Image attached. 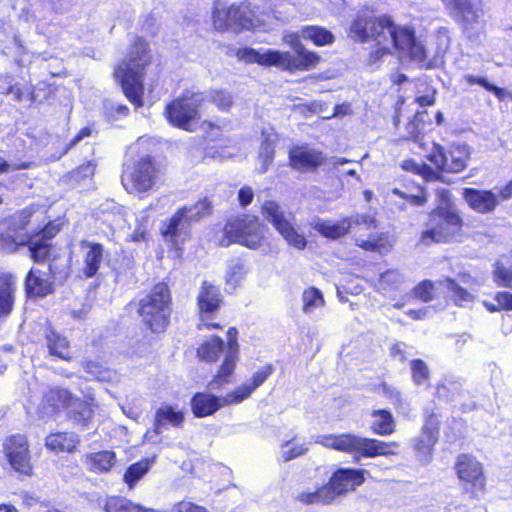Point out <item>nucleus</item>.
I'll use <instances>...</instances> for the list:
<instances>
[{
  "mask_svg": "<svg viewBox=\"0 0 512 512\" xmlns=\"http://www.w3.org/2000/svg\"><path fill=\"white\" fill-rule=\"evenodd\" d=\"M153 62L149 42L143 36H135L124 58L113 69L112 76L120 86L124 96L136 108L144 105L145 76Z\"/></svg>",
  "mask_w": 512,
  "mask_h": 512,
  "instance_id": "nucleus-1",
  "label": "nucleus"
},
{
  "mask_svg": "<svg viewBox=\"0 0 512 512\" xmlns=\"http://www.w3.org/2000/svg\"><path fill=\"white\" fill-rule=\"evenodd\" d=\"M292 46L295 54L274 49H267L264 53H260L254 48L242 47L235 51V57L246 64L273 66L290 73L312 70L321 62L320 55L308 50L300 41H296Z\"/></svg>",
  "mask_w": 512,
  "mask_h": 512,
  "instance_id": "nucleus-2",
  "label": "nucleus"
},
{
  "mask_svg": "<svg viewBox=\"0 0 512 512\" xmlns=\"http://www.w3.org/2000/svg\"><path fill=\"white\" fill-rule=\"evenodd\" d=\"M136 313L143 330L155 337L165 334L173 314V297L165 281L156 282L136 303Z\"/></svg>",
  "mask_w": 512,
  "mask_h": 512,
  "instance_id": "nucleus-3",
  "label": "nucleus"
},
{
  "mask_svg": "<svg viewBox=\"0 0 512 512\" xmlns=\"http://www.w3.org/2000/svg\"><path fill=\"white\" fill-rule=\"evenodd\" d=\"M317 443L327 449L354 455L356 458L390 457L400 454V443L397 441H384L352 433L322 435Z\"/></svg>",
  "mask_w": 512,
  "mask_h": 512,
  "instance_id": "nucleus-4",
  "label": "nucleus"
},
{
  "mask_svg": "<svg viewBox=\"0 0 512 512\" xmlns=\"http://www.w3.org/2000/svg\"><path fill=\"white\" fill-rule=\"evenodd\" d=\"M213 213V205L208 197H202L190 205L177 208L160 225V234L165 242L181 249L192 236V225Z\"/></svg>",
  "mask_w": 512,
  "mask_h": 512,
  "instance_id": "nucleus-5",
  "label": "nucleus"
},
{
  "mask_svg": "<svg viewBox=\"0 0 512 512\" xmlns=\"http://www.w3.org/2000/svg\"><path fill=\"white\" fill-rule=\"evenodd\" d=\"M464 226L465 222L456 210L436 206L428 213L426 227L419 235V243L430 246L457 241L463 236Z\"/></svg>",
  "mask_w": 512,
  "mask_h": 512,
  "instance_id": "nucleus-6",
  "label": "nucleus"
},
{
  "mask_svg": "<svg viewBox=\"0 0 512 512\" xmlns=\"http://www.w3.org/2000/svg\"><path fill=\"white\" fill-rule=\"evenodd\" d=\"M267 228L260 222L259 218L250 214H237L229 217L222 228V237L218 245L228 247L237 243L246 248L256 250L266 240Z\"/></svg>",
  "mask_w": 512,
  "mask_h": 512,
  "instance_id": "nucleus-7",
  "label": "nucleus"
},
{
  "mask_svg": "<svg viewBox=\"0 0 512 512\" xmlns=\"http://www.w3.org/2000/svg\"><path fill=\"white\" fill-rule=\"evenodd\" d=\"M204 103L201 92L184 90L165 105L163 115L171 126L194 132L201 121Z\"/></svg>",
  "mask_w": 512,
  "mask_h": 512,
  "instance_id": "nucleus-8",
  "label": "nucleus"
},
{
  "mask_svg": "<svg viewBox=\"0 0 512 512\" xmlns=\"http://www.w3.org/2000/svg\"><path fill=\"white\" fill-rule=\"evenodd\" d=\"M212 25L218 32L232 31L238 34L259 27L261 20L256 6L244 0L228 6H215L212 10Z\"/></svg>",
  "mask_w": 512,
  "mask_h": 512,
  "instance_id": "nucleus-9",
  "label": "nucleus"
},
{
  "mask_svg": "<svg viewBox=\"0 0 512 512\" xmlns=\"http://www.w3.org/2000/svg\"><path fill=\"white\" fill-rule=\"evenodd\" d=\"M121 184L129 194L147 196L157 187L160 169L150 155H145L123 166Z\"/></svg>",
  "mask_w": 512,
  "mask_h": 512,
  "instance_id": "nucleus-10",
  "label": "nucleus"
},
{
  "mask_svg": "<svg viewBox=\"0 0 512 512\" xmlns=\"http://www.w3.org/2000/svg\"><path fill=\"white\" fill-rule=\"evenodd\" d=\"M457 478L462 484V493L470 499H479L486 491V476L483 465L472 454L461 453L454 463Z\"/></svg>",
  "mask_w": 512,
  "mask_h": 512,
  "instance_id": "nucleus-11",
  "label": "nucleus"
},
{
  "mask_svg": "<svg viewBox=\"0 0 512 512\" xmlns=\"http://www.w3.org/2000/svg\"><path fill=\"white\" fill-rule=\"evenodd\" d=\"M224 305V296L221 287L208 280L201 282L199 292L196 297L197 314L202 322L198 324V329L222 330L223 326L219 322H212L209 319L216 314Z\"/></svg>",
  "mask_w": 512,
  "mask_h": 512,
  "instance_id": "nucleus-12",
  "label": "nucleus"
},
{
  "mask_svg": "<svg viewBox=\"0 0 512 512\" xmlns=\"http://www.w3.org/2000/svg\"><path fill=\"white\" fill-rule=\"evenodd\" d=\"M58 232L57 226L49 222L43 227L27 233L19 245L27 247L29 257L33 262L37 264H50L57 258L52 239Z\"/></svg>",
  "mask_w": 512,
  "mask_h": 512,
  "instance_id": "nucleus-13",
  "label": "nucleus"
},
{
  "mask_svg": "<svg viewBox=\"0 0 512 512\" xmlns=\"http://www.w3.org/2000/svg\"><path fill=\"white\" fill-rule=\"evenodd\" d=\"M226 334L227 344L224 358L208 383V388L211 390H222L233 382L237 363L240 358L237 328L235 326L229 327Z\"/></svg>",
  "mask_w": 512,
  "mask_h": 512,
  "instance_id": "nucleus-14",
  "label": "nucleus"
},
{
  "mask_svg": "<svg viewBox=\"0 0 512 512\" xmlns=\"http://www.w3.org/2000/svg\"><path fill=\"white\" fill-rule=\"evenodd\" d=\"M3 452L9 465L19 475L31 477L34 474L29 440L24 434H13L3 442Z\"/></svg>",
  "mask_w": 512,
  "mask_h": 512,
  "instance_id": "nucleus-15",
  "label": "nucleus"
},
{
  "mask_svg": "<svg viewBox=\"0 0 512 512\" xmlns=\"http://www.w3.org/2000/svg\"><path fill=\"white\" fill-rule=\"evenodd\" d=\"M452 19L464 32L475 29L483 23V0H440Z\"/></svg>",
  "mask_w": 512,
  "mask_h": 512,
  "instance_id": "nucleus-16",
  "label": "nucleus"
},
{
  "mask_svg": "<svg viewBox=\"0 0 512 512\" xmlns=\"http://www.w3.org/2000/svg\"><path fill=\"white\" fill-rule=\"evenodd\" d=\"M327 163V155L308 143L292 145L288 150V165L299 173L317 172Z\"/></svg>",
  "mask_w": 512,
  "mask_h": 512,
  "instance_id": "nucleus-17",
  "label": "nucleus"
},
{
  "mask_svg": "<svg viewBox=\"0 0 512 512\" xmlns=\"http://www.w3.org/2000/svg\"><path fill=\"white\" fill-rule=\"evenodd\" d=\"M262 216L271 222L273 227L282 235L287 243L299 250H303L307 245L304 235L297 232L294 226L286 219L285 214L280 209L277 202L272 200L265 201L261 206Z\"/></svg>",
  "mask_w": 512,
  "mask_h": 512,
  "instance_id": "nucleus-18",
  "label": "nucleus"
},
{
  "mask_svg": "<svg viewBox=\"0 0 512 512\" xmlns=\"http://www.w3.org/2000/svg\"><path fill=\"white\" fill-rule=\"evenodd\" d=\"M238 404L232 391L225 396H217L211 392H195L190 398V408L195 418L213 416L225 406Z\"/></svg>",
  "mask_w": 512,
  "mask_h": 512,
  "instance_id": "nucleus-19",
  "label": "nucleus"
},
{
  "mask_svg": "<svg viewBox=\"0 0 512 512\" xmlns=\"http://www.w3.org/2000/svg\"><path fill=\"white\" fill-rule=\"evenodd\" d=\"M366 471L357 468H338L330 476L326 486L333 501L339 496L354 491L361 486L366 478Z\"/></svg>",
  "mask_w": 512,
  "mask_h": 512,
  "instance_id": "nucleus-20",
  "label": "nucleus"
},
{
  "mask_svg": "<svg viewBox=\"0 0 512 512\" xmlns=\"http://www.w3.org/2000/svg\"><path fill=\"white\" fill-rule=\"evenodd\" d=\"M23 286L28 299L44 298L54 293L55 277L51 271L31 267L25 275Z\"/></svg>",
  "mask_w": 512,
  "mask_h": 512,
  "instance_id": "nucleus-21",
  "label": "nucleus"
},
{
  "mask_svg": "<svg viewBox=\"0 0 512 512\" xmlns=\"http://www.w3.org/2000/svg\"><path fill=\"white\" fill-rule=\"evenodd\" d=\"M81 444V436L69 430L52 431L44 438L45 448L56 456L74 455L80 452Z\"/></svg>",
  "mask_w": 512,
  "mask_h": 512,
  "instance_id": "nucleus-22",
  "label": "nucleus"
},
{
  "mask_svg": "<svg viewBox=\"0 0 512 512\" xmlns=\"http://www.w3.org/2000/svg\"><path fill=\"white\" fill-rule=\"evenodd\" d=\"M462 197L467 205L479 214H490L495 211L501 199L499 193L495 194L492 190L464 188Z\"/></svg>",
  "mask_w": 512,
  "mask_h": 512,
  "instance_id": "nucleus-23",
  "label": "nucleus"
},
{
  "mask_svg": "<svg viewBox=\"0 0 512 512\" xmlns=\"http://www.w3.org/2000/svg\"><path fill=\"white\" fill-rule=\"evenodd\" d=\"M17 279L14 274L0 270V320L7 319L14 311Z\"/></svg>",
  "mask_w": 512,
  "mask_h": 512,
  "instance_id": "nucleus-24",
  "label": "nucleus"
},
{
  "mask_svg": "<svg viewBox=\"0 0 512 512\" xmlns=\"http://www.w3.org/2000/svg\"><path fill=\"white\" fill-rule=\"evenodd\" d=\"M83 253V267L81 276L85 279L95 277L104 259V246L99 242L83 240L80 243Z\"/></svg>",
  "mask_w": 512,
  "mask_h": 512,
  "instance_id": "nucleus-25",
  "label": "nucleus"
},
{
  "mask_svg": "<svg viewBox=\"0 0 512 512\" xmlns=\"http://www.w3.org/2000/svg\"><path fill=\"white\" fill-rule=\"evenodd\" d=\"M375 21L373 10L365 9L359 11L350 23L348 36L359 43L370 41V34Z\"/></svg>",
  "mask_w": 512,
  "mask_h": 512,
  "instance_id": "nucleus-26",
  "label": "nucleus"
},
{
  "mask_svg": "<svg viewBox=\"0 0 512 512\" xmlns=\"http://www.w3.org/2000/svg\"><path fill=\"white\" fill-rule=\"evenodd\" d=\"M274 371L275 368L273 364L268 363L254 372L248 382L234 388L232 393L237 403L239 404L248 399L257 388L266 382V380L274 373Z\"/></svg>",
  "mask_w": 512,
  "mask_h": 512,
  "instance_id": "nucleus-27",
  "label": "nucleus"
},
{
  "mask_svg": "<svg viewBox=\"0 0 512 512\" xmlns=\"http://www.w3.org/2000/svg\"><path fill=\"white\" fill-rule=\"evenodd\" d=\"M185 422V413L171 404H162L156 409L153 420V427L156 433L168 425L181 428Z\"/></svg>",
  "mask_w": 512,
  "mask_h": 512,
  "instance_id": "nucleus-28",
  "label": "nucleus"
},
{
  "mask_svg": "<svg viewBox=\"0 0 512 512\" xmlns=\"http://www.w3.org/2000/svg\"><path fill=\"white\" fill-rule=\"evenodd\" d=\"M401 185L403 190L395 187L391 190V193L412 206L420 207L426 205L428 195L424 186L407 178L402 179Z\"/></svg>",
  "mask_w": 512,
  "mask_h": 512,
  "instance_id": "nucleus-29",
  "label": "nucleus"
},
{
  "mask_svg": "<svg viewBox=\"0 0 512 512\" xmlns=\"http://www.w3.org/2000/svg\"><path fill=\"white\" fill-rule=\"evenodd\" d=\"M44 338L50 355L66 362L73 360L74 357L70 351L68 339L56 331L51 325L45 328Z\"/></svg>",
  "mask_w": 512,
  "mask_h": 512,
  "instance_id": "nucleus-30",
  "label": "nucleus"
},
{
  "mask_svg": "<svg viewBox=\"0 0 512 512\" xmlns=\"http://www.w3.org/2000/svg\"><path fill=\"white\" fill-rule=\"evenodd\" d=\"M355 245L366 252H375L383 256L392 251L394 240L389 232L381 231L370 234L367 239L357 238Z\"/></svg>",
  "mask_w": 512,
  "mask_h": 512,
  "instance_id": "nucleus-31",
  "label": "nucleus"
},
{
  "mask_svg": "<svg viewBox=\"0 0 512 512\" xmlns=\"http://www.w3.org/2000/svg\"><path fill=\"white\" fill-rule=\"evenodd\" d=\"M369 429L374 435L390 436L396 431V420L392 412L386 408L373 409L370 412Z\"/></svg>",
  "mask_w": 512,
  "mask_h": 512,
  "instance_id": "nucleus-32",
  "label": "nucleus"
},
{
  "mask_svg": "<svg viewBox=\"0 0 512 512\" xmlns=\"http://www.w3.org/2000/svg\"><path fill=\"white\" fill-rule=\"evenodd\" d=\"M83 461L90 472L107 473L116 463V454L112 450L89 452L84 455Z\"/></svg>",
  "mask_w": 512,
  "mask_h": 512,
  "instance_id": "nucleus-33",
  "label": "nucleus"
},
{
  "mask_svg": "<svg viewBox=\"0 0 512 512\" xmlns=\"http://www.w3.org/2000/svg\"><path fill=\"white\" fill-rule=\"evenodd\" d=\"M74 396L68 390L61 387H51L43 397V402L46 407L50 408L53 412H59L67 409L74 404Z\"/></svg>",
  "mask_w": 512,
  "mask_h": 512,
  "instance_id": "nucleus-34",
  "label": "nucleus"
},
{
  "mask_svg": "<svg viewBox=\"0 0 512 512\" xmlns=\"http://www.w3.org/2000/svg\"><path fill=\"white\" fill-rule=\"evenodd\" d=\"M103 510L105 512H157L155 509L135 503L120 495H110L104 500Z\"/></svg>",
  "mask_w": 512,
  "mask_h": 512,
  "instance_id": "nucleus-35",
  "label": "nucleus"
},
{
  "mask_svg": "<svg viewBox=\"0 0 512 512\" xmlns=\"http://www.w3.org/2000/svg\"><path fill=\"white\" fill-rule=\"evenodd\" d=\"M224 347V340L220 336L213 335L198 346L196 355L200 361L213 364L219 360Z\"/></svg>",
  "mask_w": 512,
  "mask_h": 512,
  "instance_id": "nucleus-36",
  "label": "nucleus"
},
{
  "mask_svg": "<svg viewBox=\"0 0 512 512\" xmlns=\"http://www.w3.org/2000/svg\"><path fill=\"white\" fill-rule=\"evenodd\" d=\"M301 37L317 47L329 46L335 42L334 34L324 26L305 25L300 29Z\"/></svg>",
  "mask_w": 512,
  "mask_h": 512,
  "instance_id": "nucleus-37",
  "label": "nucleus"
},
{
  "mask_svg": "<svg viewBox=\"0 0 512 512\" xmlns=\"http://www.w3.org/2000/svg\"><path fill=\"white\" fill-rule=\"evenodd\" d=\"M352 221L349 217H343L338 221H322L316 225V230L325 238L339 239L349 233Z\"/></svg>",
  "mask_w": 512,
  "mask_h": 512,
  "instance_id": "nucleus-38",
  "label": "nucleus"
},
{
  "mask_svg": "<svg viewBox=\"0 0 512 512\" xmlns=\"http://www.w3.org/2000/svg\"><path fill=\"white\" fill-rule=\"evenodd\" d=\"M94 403L92 401L74 398L73 409L69 412V418L81 427H87L94 415Z\"/></svg>",
  "mask_w": 512,
  "mask_h": 512,
  "instance_id": "nucleus-39",
  "label": "nucleus"
},
{
  "mask_svg": "<svg viewBox=\"0 0 512 512\" xmlns=\"http://www.w3.org/2000/svg\"><path fill=\"white\" fill-rule=\"evenodd\" d=\"M201 127L203 128L202 139L207 145L212 144V148L229 147L230 140L223 135L221 126L212 121L204 120Z\"/></svg>",
  "mask_w": 512,
  "mask_h": 512,
  "instance_id": "nucleus-40",
  "label": "nucleus"
},
{
  "mask_svg": "<svg viewBox=\"0 0 512 512\" xmlns=\"http://www.w3.org/2000/svg\"><path fill=\"white\" fill-rule=\"evenodd\" d=\"M389 36L395 49L405 51L416 40V34L412 27L400 26L393 22Z\"/></svg>",
  "mask_w": 512,
  "mask_h": 512,
  "instance_id": "nucleus-41",
  "label": "nucleus"
},
{
  "mask_svg": "<svg viewBox=\"0 0 512 512\" xmlns=\"http://www.w3.org/2000/svg\"><path fill=\"white\" fill-rule=\"evenodd\" d=\"M153 462V458H143L127 467L123 476V480L129 488H133L136 483L149 471Z\"/></svg>",
  "mask_w": 512,
  "mask_h": 512,
  "instance_id": "nucleus-42",
  "label": "nucleus"
},
{
  "mask_svg": "<svg viewBox=\"0 0 512 512\" xmlns=\"http://www.w3.org/2000/svg\"><path fill=\"white\" fill-rule=\"evenodd\" d=\"M440 283L445 284L449 292L450 299L456 306H462L466 302H472L474 296L466 288L459 285L456 279L452 277H444Z\"/></svg>",
  "mask_w": 512,
  "mask_h": 512,
  "instance_id": "nucleus-43",
  "label": "nucleus"
},
{
  "mask_svg": "<svg viewBox=\"0 0 512 512\" xmlns=\"http://www.w3.org/2000/svg\"><path fill=\"white\" fill-rule=\"evenodd\" d=\"M492 275L497 286L512 288V253L505 256V262L495 264Z\"/></svg>",
  "mask_w": 512,
  "mask_h": 512,
  "instance_id": "nucleus-44",
  "label": "nucleus"
},
{
  "mask_svg": "<svg viewBox=\"0 0 512 512\" xmlns=\"http://www.w3.org/2000/svg\"><path fill=\"white\" fill-rule=\"evenodd\" d=\"M296 500L304 505H329L334 502L326 484L318 487L315 491L299 493Z\"/></svg>",
  "mask_w": 512,
  "mask_h": 512,
  "instance_id": "nucleus-45",
  "label": "nucleus"
},
{
  "mask_svg": "<svg viewBox=\"0 0 512 512\" xmlns=\"http://www.w3.org/2000/svg\"><path fill=\"white\" fill-rule=\"evenodd\" d=\"M393 18L388 14L375 15V21L370 34V41L381 44L387 40L386 31L389 33L393 27Z\"/></svg>",
  "mask_w": 512,
  "mask_h": 512,
  "instance_id": "nucleus-46",
  "label": "nucleus"
},
{
  "mask_svg": "<svg viewBox=\"0 0 512 512\" xmlns=\"http://www.w3.org/2000/svg\"><path fill=\"white\" fill-rule=\"evenodd\" d=\"M95 171L96 163L93 160H89L68 172L67 178L73 185H79L88 179H92Z\"/></svg>",
  "mask_w": 512,
  "mask_h": 512,
  "instance_id": "nucleus-47",
  "label": "nucleus"
},
{
  "mask_svg": "<svg viewBox=\"0 0 512 512\" xmlns=\"http://www.w3.org/2000/svg\"><path fill=\"white\" fill-rule=\"evenodd\" d=\"M404 52L408 54V57L412 62L417 63L421 68H433L434 65L428 57L426 48L417 39Z\"/></svg>",
  "mask_w": 512,
  "mask_h": 512,
  "instance_id": "nucleus-48",
  "label": "nucleus"
},
{
  "mask_svg": "<svg viewBox=\"0 0 512 512\" xmlns=\"http://www.w3.org/2000/svg\"><path fill=\"white\" fill-rule=\"evenodd\" d=\"M302 301V309L305 313L311 312L313 309L322 307L325 304L322 292L314 286H310L303 291Z\"/></svg>",
  "mask_w": 512,
  "mask_h": 512,
  "instance_id": "nucleus-49",
  "label": "nucleus"
},
{
  "mask_svg": "<svg viewBox=\"0 0 512 512\" xmlns=\"http://www.w3.org/2000/svg\"><path fill=\"white\" fill-rule=\"evenodd\" d=\"M496 303L483 301V306L490 313L500 311H512V293L508 291H499L494 295Z\"/></svg>",
  "mask_w": 512,
  "mask_h": 512,
  "instance_id": "nucleus-50",
  "label": "nucleus"
},
{
  "mask_svg": "<svg viewBox=\"0 0 512 512\" xmlns=\"http://www.w3.org/2000/svg\"><path fill=\"white\" fill-rule=\"evenodd\" d=\"M446 159V173H460L464 171L467 166V157L459 148L448 150Z\"/></svg>",
  "mask_w": 512,
  "mask_h": 512,
  "instance_id": "nucleus-51",
  "label": "nucleus"
},
{
  "mask_svg": "<svg viewBox=\"0 0 512 512\" xmlns=\"http://www.w3.org/2000/svg\"><path fill=\"white\" fill-rule=\"evenodd\" d=\"M403 281L402 274L398 269H388L380 274L378 279L379 289L384 291L396 290Z\"/></svg>",
  "mask_w": 512,
  "mask_h": 512,
  "instance_id": "nucleus-52",
  "label": "nucleus"
},
{
  "mask_svg": "<svg viewBox=\"0 0 512 512\" xmlns=\"http://www.w3.org/2000/svg\"><path fill=\"white\" fill-rule=\"evenodd\" d=\"M440 422L437 419V414L433 411L425 415L424 423L422 426V434L425 435L429 442L435 444L439 437Z\"/></svg>",
  "mask_w": 512,
  "mask_h": 512,
  "instance_id": "nucleus-53",
  "label": "nucleus"
},
{
  "mask_svg": "<svg viewBox=\"0 0 512 512\" xmlns=\"http://www.w3.org/2000/svg\"><path fill=\"white\" fill-rule=\"evenodd\" d=\"M210 101L222 112H228L233 104L232 94L225 89H214L210 92Z\"/></svg>",
  "mask_w": 512,
  "mask_h": 512,
  "instance_id": "nucleus-54",
  "label": "nucleus"
},
{
  "mask_svg": "<svg viewBox=\"0 0 512 512\" xmlns=\"http://www.w3.org/2000/svg\"><path fill=\"white\" fill-rule=\"evenodd\" d=\"M275 156V140L270 135H265L259 148V159L262 166L267 169L273 162Z\"/></svg>",
  "mask_w": 512,
  "mask_h": 512,
  "instance_id": "nucleus-55",
  "label": "nucleus"
},
{
  "mask_svg": "<svg viewBox=\"0 0 512 512\" xmlns=\"http://www.w3.org/2000/svg\"><path fill=\"white\" fill-rule=\"evenodd\" d=\"M435 292V283L428 279L420 281L413 288V296L424 303L432 301L435 297Z\"/></svg>",
  "mask_w": 512,
  "mask_h": 512,
  "instance_id": "nucleus-56",
  "label": "nucleus"
},
{
  "mask_svg": "<svg viewBox=\"0 0 512 512\" xmlns=\"http://www.w3.org/2000/svg\"><path fill=\"white\" fill-rule=\"evenodd\" d=\"M411 378L414 384L421 385L429 380L430 372L427 364L422 359L410 361Z\"/></svg>",
  "mask_w": 512,
  "mask_h": 512,
  "instance_id": "nucleus-57",
  "label": "nucleus"
},
{
  "mask_svg": "<svg viewBox=\"0 0 512 512\" xmlns=\"http://www.w3.org/2000/svg\"><path fill=\"white\" fill-rule=\"evenodd\" d=\"M84 371L99 381L107 380L110 377V370L102 362L97 360H85L82 363Z\"/></svg>",
  "mask_w": 512,
  "mask_h": 512,
  "instance_id": "nucleus-58",
  "label": "nucleus"
},
{
  "mask_svg": "<svg viewBox=\"0 0 512 512\" xmlns=\"http://www.w3.org/2000/svg\"><path fill=\"white\" fill-rule=\"evenodd\" d=\"M447 151L440 145H435L428 154L427 159L435 166L438 172L446 173Z\"/></svg>",
  "mask_w": 512,
  "mask_h": 512,
  "instance_id": "nucleus-59",
  "label": "nucleus"
},
{
  "mask_svg": "<svg viewBox=\"0 0 512 512\" xmlns=\"http://www.w3.org/2000/svg\"><path fill=\"white\" fill-rule=\"evenodd\" d=\"M352 224L359 226L363 230H374L379 226L378 220L371 214H360L355 217Z\"/></svg>",
  "mask_w": 512,
  "mask_h": 512,
  "instance_id": "nucleus-60",
  "label": "nucleus"
},
{
  "mask_svg": "<svg viewBox=\"0 0 512 512\" xmlns=\"http://www.w3.org/2000/svg\"><path fill=\"white\" fill-rule=\"evenodd\" d=\"M426 182L442 181V174L426 163H421L417 172Z\"/></svg>",
  "mask_w": 512,
  "mask_h": 512,
  "instance_id": "nucleus-61",
  "label": "nucleus"
},
{
  "mask_svg": "<svg viewBox=\"0 0 512 512\" xmlns=\"http://www.w3.org/2000/svg\"><path fill=\"white\" fill-rule=\"evenodd\" d=\"M170 512H209L205 507L190 501H179L175 503Z\"/></svg>",
  "mask_w": 512,
  "mask_h": 512,
  "instance_id": "nucleus-62",
  "label": "nucleus"
},
{
  "mask_svg": "<svg viewBox=\"0 0 512 512\" xmlns=\"http://www.w3.org/2000/svg\"><path fill=\"white\" fill-rule=\"evenodd\" d=\"M377 389L382 392L384 396H386L393 404H401V393L389 386L386 382H381L377 385Z\"/></svg>",
  "mask_w": 512,
  "mask_h": 512,
  "instance_id": "nucleus-63",
  "label": "nucleus"
},
{
  "mask_svg": "<svg viewBox=\"0 0 512 512\" xmlns=\"http://www.w3.org/2000/svg\"><path fill=\"white\" fill-rule=\"evenodd\" d=\"M254 199V192L250 186H243L238 191V201L242 207H247Z\"/></svg>",
  "mask_w": 512,
  "mask_h": 512,
  "instance_id": "nucleus-64",
  "label": "nucleus"
}]
</instances>
